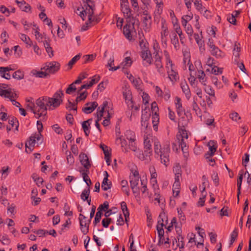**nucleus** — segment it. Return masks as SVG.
<instances>
[{
	"label": "nucleus",
	"instance_id": "nucleus-1",
	"mask_svg": "<svg viewBox=\"0 0 251 251\" xmlns=\"http://www.w3.org/2000/svg\"><path fill=\"white\" fill-rule=\"evenodd\" d=\"M47 97H42L36 101V117L39 118L41 116L45 117L47 114L48 104L47 101Z\"/></svg>",
	"mask_w": 251,
	"mask_h": 251
},
{
	"label": "nucleus",
	"instance_id": "nucleus-2",
	"mask_svg": "<svg viewBox=\"0 0 251 251\" xmlns=\"http://www.w3.org/2000/svg\"><path fill=\"white\" fill-rule=\"evenodd\" d=\"M64 96L62 90L57 91L53 96L52 98L47 97V101L49 107V110H52L53 108L58 107L62 102V98Z\"/></svg>",
	"mask_w": 251,
	"mask_h": 251
},
{
	"label": "nucleus",
	"instance_id": "nucleus-3",
	"mask_svg": "<svg viewBox=\"0 0 251 251\" xmlns=\"http://www.w3.org/2000/svg\"><path fill=\"white\" fill-rule=\"evenodd\" d=\"M160 159L161 163L167 167L170 164L169 154L170 152V142L167 141L165 142L164 145L160 148Z\"/></svg>",
	"mask_w": 251,
	"mask_h": 251
},
{
	"label": "nucleus",
	"instance_id": "nucleus-4",
	"mask_svg": "<svg viewBox=\"0 0 251 251\" xmlns=\"http://www.w3.org/2000/svg\"><path fill=\"white\" fill-rule=\"evenodd\" d=\"M166 68H167L168 77L172 82H175L179 79L178 73L175 69L174 65L168 56H167Z\"/></svg>",
	"mask_w": 251,
	"mask_h": 251
},
{
	"label": "nucleus",
	"instance_id": "nucleus-5",
	"mask_svg": "<svg viewBox=\"0 0 251 251\" xmlns=\"http://www.w3.org/2000/svg\"><path fill=\"white\" fill-rule=\"evenodd\" d=\"M135 23V20L133 18L132 19L127 20V23L124 26L123 29V33L125 37L129 40H131L132 38V34L135 32V29L134 25Z\"/></svg>",
	"mask_w": 251,
	"mask_h": 251
},
{
	"label": "nucleus",
	"instance_id": "nucleus-6",
	"mask_svg": "<svg viewBox=\"0 0 251 251\" xmlns=\"http://www.w3.org/2000/svg\"><path fill=\"white\" fill-rule=\"evenodd\" d=\"M41 141L40 143L43 142V136L41 133H38L32 134L29 138L27 143H25L26 148H28L30 152L33 150V147L35 146L36 141Z\"/></svg>",
	"mask_w": 251,
	"mask_h": 251
},
{
	"label": "nucleus",
	"instance_id": "nucleus-7",
	"mask_svg": "<svg viewBox=\"0 0 251 251\" xmlns=\"http://www.w3.org/2000/svg\"><path fill=\"white\" fill-rule=\"evenodd\" d=\"M160 34L162 44L163 46H166L169 31L166 22L164 19L161 20V31Z\"/></svg>",
	"mask_w": 251,
	"mask_h": 251
},
{
	"label": "nucleus",
	"instance_id": "nucleus-8",
	"mask_svg": "<svg viewBox=\"0 0 251 251\" xmlns=\"http://www.w3.org/2000/svg\"><path fill=\"white\" fill-rule=\"evenodd\" d=\"M79 221L80 228L84 234H86L89 230V226L91 223V219L87 220L86 217L82 214L79 215Z\"/></svg>",
	"mask_w": 251,
	"mask_h": 251
},
{
	"label": "nucleus",
	"instance_id": "nucleus-9",
	"mask_svg": "<svg viewBox=\"0 0 251 251\" xmlns=\"http://www.w3.org/2000/svg\"><path fill=\"white\" fill-rule=\"evenodd\" d=\"M60 66V64L58 62L52 61L46 63L43 69H44L48 74H54L59 70Z\"/></svg>",
	"mask_w": 251,
	"mask_h": 251
},
{
	"label": "nucleus",
	"instance_id": "nucleus-10",
	"mask_svg": "<svg viewBox=\"0 0 251 251\" xmlns=\"http://www.w3.org/2000/svg\"><path fill=\"white\" fill-rule=\"evenodd\" d=\"M121 10L126 19H131V11L127 0H121Z\"/></svg>",
	"mask_w": 251,
	"mask_h": 251
},
{
	"label": "nucleus",
	"instance_id": "nucleus-11",
	"mask_svg": "<svg viewBox=\"0 0 251 251\" xmlns=\"http://www.w3.org/2000/svg\"><path fill=\"white\" fill-rule=\"evenodd\" d=\"M149 171L151 174L150 182L152 188L155 191L157 184V174L156 172L155 167L154 166H150Z\"/></svg>",
	"mask_w": 251,
	"mask_h": 251
},
{
	"label": "nucleus",
	"instance_id": "nucleus-12",
	"mask_svg": "<svg viewBox=\"0 0 251 251\" xmlns=\"http://www.w3.org/2000/svg\"><path fill=\"white\" fill-rule=\"evenodd\" d=\"M108 103V102L107 101H103L102 104L98 108L97 112L96 114L97 119L96 121H100L101 120L103 112L105 110L108 112V110H109Z\"/></svg>",
	"mask_w": 251,
	"mask_h": 251
},
{
	"label": "nucleus",
	"instance_id": "nucleus-13",
	"mask_svg": "<svg viewBox=\"0 0 251 251\" xmlns=\"http://www.w3.org/2000/svg\"><path fill=\"white\" fill-rule=\"evenodd\" d=\"M79 158L81 165L86 169V172H89L91 164L88 156L85 153L81 152L79 155Z\"/></svg>",
	"mask_w": 251,
	"mask_h": 251
},
{
	"label": "nucleus",
	"instance_id": "nucleus-14",
	"mask_svg": "<svg viewBox=\"0 0 251 251\" xmlns=\"http://www.w3.org/2000/svg\"><path fill=\"white\" fill-rule=\"evenodd\" d=\"M139 182V177L136 176H130V187L134 194H138L139 193V189L138 185Z\"/></svg>",
	"mask_w": 251,
	"mask_h": 251
},
{
	"label": "nucleus",
	"instance_id": "nucleus-15",
	"mask_svg": "<svg viewBox=\"0 0 251 251\" xmlns=\"http://www.w3.org/2000/svg\"><path fill=\"white\" fill-rule=\"evenodd\" d=\"M157 104L155 101L153 102L151 105V112L152 113V123L154 130L157 131Z\"/></svg>",
	"mask_w": 251,
	"mask_h": 251
},
{
	"label": "nucleus",
	"instance_id": "nucleus-16",
	"mask_svg": "<svg viewBox=\"0 0 251 251\" xmlns=\"http://www.w3.org/2000/svg\"><path fill=\"white\" fill-rule=\"evenodd\" d=\"M175 103L176 108V112L179 117L185 115V110L182 107L181 99L176 97L175 99Z\"/></svg>",
	"mask_w": 251,
	"mask_h": 251
},
{
	"label": "nucleus",
	"instance_id": "nucleus-17",
	"mask_svg": "<svg viewBox=\"0 0 251 251\" xmlns=\"http://www.w3.org/2000/svg\"><path fill=\"white\" fill-rule=\"evenodd\" d=\"M85 106L82 108V111L86 113L89 114L92 113L98 106V104L97 102H88L85 104Z\"/></svg>",
	"mask_w": 251,
	"mask_h": 251
},
{
	"label": "nucleus",
	"instance_id": "nucleus-18",
	"mask_svg": "<svg viewBox=\"0 0 251 251\" xmlns=\"http://www.w3.org/2000/svg\"><path fill=\"white\" fill-rule=\"evenodd\" d=\"M164 231L162 228H160L158 226V236L159 237L158 245L161 244H169V238H166V240L164 236Z\"/></svg>",
	"mask_w": 251,
	"mask_h": 251
},
{
	"label": "nucleus",
	"instance_id": "nucleus-19",
	"mask_svg": "<svg viewBox=\"0 0 251 251\" xmlns=\"http://www.w3.org/2000/svg\"><path fill=\"white\" fill-rule=\"evenodd\" d=\"M180 87L186 99L189 100L191 98V94L189 87L186 81H182L180 83Z\"/></svg>",
	"mask_w": 251,
	"mask_h": 251
},
{
	"label": "nucleus",
	"instance_id": "nucleus-20",
	"mask_svg": "<svg viewBox=\"0 0 251 251\" xmlns=\"http://www.w3.org/2000/svg\"><path fill=\"white\" fill-rule=\"evenodd\" d=\"M158 218V226L160 225L161 228L164 226L166 227L168 222V217L164 211L160 213Z\"/></svg>",
	"mask_w": 251,
	"mask_h": 251
},
{
	"label": "nucleus",
	"instance_id": "nucleus-21",
	"mask_svg": "<svg viewBox=\"0 0 251 251\" xmlns=\"http://www.w3.org/2000/svg\"><path fill=\"white\" fill-rule=\"evenodd\" d=\"M211 54L217 58H223L225 54L218 47H216L214 48L209 50Z\"/></svg>",
	"mask_w": 251,
	"mask_h": 251
},
{
	"label": "nucleus",
	"instance_id": "nucleus-22",
	"mask_svg": "<svg viewBox=\"0 0 251 251\" xmlns=\"http://www.w3.org/2000/svg\"><path fill=\"white\" fill-rule=\"evenodd\" d=\"M123 96L125 99V101L128 105H131V107H133L132 101V95L131 92L127 89L125 90L123 92Z\"/></svg>",
	"mask_w": 251,
	"mask_h": 251
},
{
	"label": "nucleus",
	"instance_id": "nucleus-23",
	"mask_svg": "<svg viewBox=\"0 0 251 251\" xmlns=\"http://www.w3.org/2000/svg\"><path fill=\"white\" fill-rule=\"evenodd\" d=\"M50 39L48 37H45V40L44 41V46L46 49V51L49 53L50 57L53 56V50L52 48L50 47Z\"/></svg>",
	"mask_w": 251,
	"mask_h": 251
},
{
	"label": "nucleus",
	"instance_id": "nucleus-24",
	"mask_svg": "<svg viewBox=\"0 0 251 251\" xmlns=\"http://www.w3.org/2000/svg\"><path fill=\"white\" fill-rule=\"evenodd\" d=\"M239 176L237 179V196L238 201H239V196L241 193L242 182L244 176V170H241L239 173Z\"/></svg>",
	"mask_w": 251,
	"mask_h": 251
},
{
	"label": "nucleus",
	"instance_id": "nucleus-25",
	"mask_svg": "<svg viewBox=\"0 0 251 251\" xmlns=\"http://www.w3.org/2000/svg\"><path fill=\"white\" fill-rule=\"evenodd\" d=\"M15 2L17 3L20 8L23 11L28 12L31 10V6L29 4L26 3L24 0L19 1L18 0H15Z\"/></svg>",
	"mask_w": 251,
	"mask_h": 251
},
{
	"label": "nucleus",
	"instance_id": "nucleus-26",
	"mask_svg": "<svg viewBox=\"0 0 251 251\" xmlns=\"http://www.w3.org/2000/svg\"><path fill=\"white\" fill-rule=\"evenodd\" d=\"M141 56L144 61H146L149 64H150L151 63V54L148 50H142Z\"/></svg>",
	"mask_w": 251,
	"mask_h": 251
},
{
	"label": "nucleus",
	"instance_id": "nucleus-27",
	"mask_svg": "<svg viewBox=\"0 0 251 251\" xmlns=\"http://www.w3.org/2000/svg\"><path fill=\"white\" fill-rule=\"evenodd\" d=\"M0 96L8 98L10 100H11L12 99L17 97V95L12 92L11 89L4 90L3 93L0 94Z\"/></svg>",
	"mask_w": 251,
	"mask_h": 251
},
{
	"label": "nucleus",
	"instance_id": "nucleus-28",
	"mask_svg": "<svg viewBox=\"0 0 251 251\" xmlns=\"http://www.w3.org/2000/svg\"><path fill=\"white\" fill-rule=\"evenodd\" d=\"M143 24L145 29H148L151 25V17L147 14L144 15L143 17Z\"/></svg>",
	"mask_w": 251,
	"mask_h": 251
},
{
	"label": "nucleus",
	"instance_id": "nucleus-29",
	"mask_svg": "<svg viewBox=\"0 0 251 251\" xmlns=\"http://www.w3.org/2000/svg\"><path fill=\"white\" fill-rule=\"evenodd\" d=\"M188 135L187 131L184 128H179L178 133L176 135V138L178 140H180L181 139H188Z\"/></svg>",
	"mask_w": 251,
	"mask_h": 251
},
{
	"label": "nucleus",
	"instance_id": "nucleus-30",
	"mask_svg": "<svg viewBox=\"0 0 251 251\" xmlns=\"http://www.w3.org/2000/svg\"><path fill=\"white\" fill-rule=\"evenodd\" d=\"M31 73L34 76L37 77L46 78L49 75L48 73H47L46 71L45 72H43L33 70Z\"/></svg>",
	"mask_w": 251,
	"mask_h": 251
},
{
	"label": "nucleus",
	"instance_id": "nucleus-31",
	"mask_svg": "<svg viewBox=\"0 0 251 251\" xmlns=\"http://www.w3.org/2000/svg\"><path fill=\"white\" fill-rule=\"evenodd\" d=\"M85 15H88V21H91L92 19V16L94 14V10L93 8V6L89 4H87V7L86 8Z\"/></svg>",
	"mask_w": 251,
	"mask_h": 251
},
{
	"label": "nucleus",
	"instance_id": "nucleus-32",
	"mask_svg": "<svg viewBox=\"0 0 251 251\" xmlns=\"http://www.w3.org/2000/svg\"><path fill=\"white\" fill-rule=\"evenodd\" d=\"M198 78L199 81L203 85H206V78L205 77V74L202 70H200L198 71Z\"/></svg>",
	"mask_w": 251,
	"mask_h": 251
},
{
	"label": "nucleus",
	"instance_id": "nucleus-33",
	"mask_svg": "<svg viewBox=\"0 0 251 251\" xmlns=\"http://www.w3.org/2000/svg\"><path fill=\"white\" fill-rule=\"evenodd\" d=\"M112 186V183L111 181H108V179L107 177H104L101 184V188L103 191H107L111 188Z\"/></svg>",
	"mask_w": 251,
	"mask_h": 251
},
{
	"label": "nucleus",
	"instance_id": "nucleus-34",
	"mask_svg": "<svg viewBox=\"0 0 251 251\" xmlns=\"http://www.w3.org/2000/svg\"><path fill=\"white\" fill-rule=\"evenodd\" d=\"M129 79L132 81L133 84L134 86L136 87L137 89H140V85L141 83V80L138 78H134L132 75H130V77H129Z\"/></svg>",
	"mask_w": 251,
	"mask_h": 251
},
{
	"label": "nucleus",
	"instance_id": "nucleus-35",
	"mask_svg": "<svg viewBox=\"0 0 251 251\" xmlns=\"http://www.w3.org/2000/svg\"><path fill=\"white\" fill-rule=\"evenodd\" d=\"M158 96H161L165 100H168L170 98V94L168 91L163 92L158 87Z\"/></svg>",
	"mask_w": 251,
	"mask_h": 251
},
{
	"label": "nucleus",
	"instance_id": "nucleus-36",
	"mask_svg": "<svg viewBox=\"0 0 251 251\" xmlns=\"http://www.w3.org/2000/svg\"><path fill=\"white\" fill-rule=\"evenodd\" d=\"M192 109L196 113V114L200 117H201V110L197 102H193L192 105Z\"/></svg>",
	"mask_w": 251,
	"mask_h": 251
},
{
	"label": "nucleus",
	"instance_id": "nucleus-37",
	"mask_svg": "<svg viewBox=\"0 0 251 251\" xmlns=\"http://www.w3.org/2000/svg\"><path fill=\"white\" fill-rule=\"evenodd\" d=\"M19 37H20V39L23 42H24L25 44H26L27 45H28L29 46L31 45V44H32L31 41L30 40V38L28 36H27L25 34L21 33L19 35Z\"/></svg>",
	"mask_w": 251,
	"mask_h": 251
},
{
	"label": "nucleus",
	"instance_id": "nucleus-38",
	"mask_svg": "<svg viewBox=\"0 0 251 251\" xmlns=\"http://www.w3.org/2000/svg\"><path fill=\"white\" fill-rule=\"evenodd\" d=\"M194 5L196 9L200 12H202L204 10V7L202 5L201 0H196L194 1Z\"/></svg>",
	"mask_w": 251,
	"mask_h": 251
},
{
	"label": "nucleus",
	"instance_id": "nucleus-39",
	"mask_svg": "<svg viewBox=\"0 0 251 251\" xmlns=\"http://www.w3.org/2000/svg\"><path fill=\"white\" fill-rule=\"evenodd\" d=\"M121 208L123 211L125 217L129 216V213L128 210L127 205L125 201H123L121 203Z\"/></svg>",
	"mask_w": 251,
	"mask_h": 251
},
{
	"label": "nucleus",
	"instance_id": "nucleus-40",
	"mask_svg": "<svg viewBox=\"0 0 251 251\" xmlns=\"http://www.w3.org/2000/svg\"><path fill=\"white\" fill-rule=\"evenodd\" d=\"M139 45L142 50H148V43L142 37L139 38Z\"/></svg>",
	"mask_w": 251,
	"mask_h": 251
},
{
	"label": "nucleus",
	"instance_id": "nucleus-41",
	"mask_svg": "<svg viewBox=\"0 0 251 251\" xmlns=\"http://www.w3.org/2000/svg\"><path fill=\"white\" fill-rule=\"evenodd\" d=\"M26 107L36 115L35 104L29 100L27 101Z\"/></svg>",
	"mask_w": 251,
	"mask_h": 251
},
{
	"label": "nucleus",
	"instance_id": "nucleus-42",
	"mask_svg": "<svg viewBox=\"0 0 251 251\" xmlns=\"http://www.w3.org/2000/svg\"><path fill=\"white\" fill-rule=\"evenodd\" d=\"M90 192V187H88L87 189H84L81 194V199L83 201L87 200L89 196Z\"/></svg>",
	"mask_w": 251,
	"mask_h": 251
},
{
	"label": "nucleus",
	"instance_id": "nucleus-43",
	"mask_svg": "<svg viewBox=\"0 0 251 251\" xmlns=\"http://www.w3.org/2000/svg\"><path fill=\"white\" fill-rule=\"evenodd\" d=\"M238 236V232L236 229H235L230 234V245H232L235 242Z\"/></svg>",
	"mask_w": 251,
	"mask_h": 251
},
{
	"label": "nucleus",
	"instance_id": "nucleus-44",
	"mask_svg": "<svg viewBox=\"0 0 251 251\" xmlns=\"http://www.w3.org/2000/svg\"><path fill=\"white\" fill-rule=\"evenodd\" d=\"M13 77L18 80H20L24 77V74L21 71L18 70L15 72L13 74Z\"/></svg>",
	"mask_w": 251,
	"mask_h": 251
},
{
	"label": "nucleus",
	"instance_id": "nucleus-45",
	"mask_svg": "<svg viewBox=\"0 0 251 251\" xmlns=\"http://www.w3.org/2000/svg\"><path fill=\"white\" fill-rule=\"evenodd\" d=\"M109 203L107 201H105L103 204H100L98 208V211L102 212V211H106L108 209Z\"/></svg>",
	"mask_w": 251,
	"mask_h": 251
},
{
	"label": "nucleus",
	"instance_id": "nucleus-46",
	"mask_svg": "<svg viewBox=\"0 0 251 251\" xmlns=\"http://www.w3.org/2000/svg\"><path fill=\"white\" fill-rule=\"evenodd\" d=\"M177 210L178 215V218L180 220V222L181 223L184 222L186 220V218L185 215L183 212L182 209L181 208H177Z\"/></svg>",
	"mask_w": 251,
	"mask_h": 251
},
{
	"label": "nucleus",
	"instance_id": "nucleus-47",
	"mask_svg": "<svg viewBox=\"0 0 251 251\" xmlns=\"http://www.w3.org/2000/svg\"><path fill=\"white\" fill-rule=\"evenodd\" d=\"M193 18V15H184L182 17V25L183 26H185L186 24H187L188 22L190 21Z\"/></svg>",
	"mask_w": 251,
	"mask_h": 251
},
{
	"label": "nucleus",
	"instance_id": "nucleus-48",
	"mask_svg": "<svg viewBox=\"0 0 251 251\" xmlns=\"http://www.w3.org/2000/svg\"><path fill=\"white\" fill-rule=\"evenodd\" d=\"M100 79V76L98 75H95L93 76L91 80L89 82V84H87L89 85V87H92L94 84L98 83Z\"/></svg>",
	"mask_w": 251,
	"mask_h": 251
},
{
	"label": "nucleus",
	"instance_id": "nucleus-49",
	"mask_svg": "<svg viewBox=\"0 0 251 251\" xmlns=\"http://www.w3.org/2000/svg\"><path fill=\"white\" fill-rule=\"evenodd\" d=\"M96 57V54H92L89 55H85L83 56V58H85L84 63H87L89 62H91L93 61Z\"/></svg>",
	"mask_w": 251,
	"mask_h": 251
},
{
	"label": "nucleus",
	"instance_id": "nucleus-50",
	"mask_svg": "<svg viewBox=\"0 0 251 251\" xmlns=\"http://www.w3.org/2000/svg\"><path fill=\"white\" fill-rule=\"evenodd\" d=\"M76 83H74V82L71 84L68 88L66 90V93L68 94H71L74 92H75L76 90V87L75 86Z\"/></svg>",
	"mask_w": 251,
	"mask_h": 251
},
{
	"label": "nucleus",
	"instance_id": "nucleus-51",
	"mask_svg": "<svg viewBox=\"0 0 251 251\" xmlns=\"http://www.w3.org/2000/svg\"><path fill=\"white\" fill-rule=\"evenodd\" d=\"M82 175L83 176V180L87 184L88 187H90V186L92 184V182L88 176L87 173L86 172H83Z\"/></svg>",
	"mask_w": 251,
	"mask_h": 251
},
{
	"label": "nucleus",
	"instance_id": "nucleus-52",
	"mask_svg": "<svg viewBox=\"0 0 251 251\" xmlns=\"http://www.w3.org/2000/svg\"><path fill=\"white\" fill-rule=\"evenodd\" d=\"M171 43L174 45L175 48H176L177 46L179 44L178 39L176 33L172 34V37L171 39Z\"/></svg>",
	"mask_w": 251,
	"mask_h": 251
},
{
	"label": "nucleus",
	"instance_id": "nucleus-53",
	"mask_svg": "<svg viewBox=\"0 0 251 251\" xmlns=\"http://www.w3.org/2000/svg\"><path fill=\"white\" fill-rule=\"evenodd\" d=\"M185 28V31L189 36H192L193 34V30L192 27L190 24H186L185 26H183Z\"/></svg>",
	"mask_w": 251,
	"mask_h": 251
},
{
	"label": "nucleus",
	"instance_id": "nucleus-54",
	"mask_svg": "<svg viewBox=\"0 0 251 251\" xmlns=\"http://www.w3.org/2000/svg\"><path fill=\"white\" fill-rule=\"evenodd\" d=\"M132 62L131 58L130 57H126L121 63V65L123 66L124 67H129L131 65Z\"/></svg>",
	"mask_w": 251,
	"mask_h": 251
},
{
	"label": "nucleus",
	"instance_id": "nucleus-55",
	"mask_svg": "<svg viewBox=\"0 0 251 251\" xmlns=\"http://www.w3.org/2000/svg\"><path fill=\"white\" fill-rule=\"evenodd\" d=\"M240 51V48L235 45L233 50V55L235 56L234 61H236L239 57V52Z\"/></svg>",
	"mask_w": 251,
	"mask_h": 251
},
{
	"label": "nucleus",
	"instance_id": "nucleus-56",
	"mask_svg": "<svg viewBox=\"0 0 251 251\" xmlns=\"http://www.w3.org/2000/svg\"><path fill=\"white\" fill-rule=\"evenodd\" d=\"M87 95V93L86 91H84L81 93H80L79 96L76 97L75 101L76 103H77L79 101L85 100Z\"/></svg>",
	"mask_w": 251,
	"mask_h": 251
},
{
	"label": "nucleus",
	"instance_id": "nucleus-57",
	"mask_svg": "<svg viewBox=\"0 0 251 251\" xmlns=\"http://www.w3.org/2000/svg\"><path fill=\"white\" fill-rule=\"evenodd\" d=\"M67 155V163L70 165H73L74 163L75 160L73 155H72L71 152L69 151L66 152Z\"/></svg>",
	"mask_w": 251,
	"mask_h": 251
},
{
	"label": "nucleus",
	"instance_id": "nucleus-58",
	"mask_svg": "<svg viewBox=\"0 0 251 251\" xmlns=\"http://www.w3.org/2000/svg\"><path fill=\"white\" fill-rule=\"evenodd\" d=\"M211 73L215 75L222 74L223 73V68H219L217 66H214L212 68Z\"/></svg>",
	"mask_w": 251,
	"mask_h": 251
},
{
	"label": "nucleus",
	"instance_id": "nucleus-59",
	"mask_svg": "<svg viewBox=\"0 0 251 251\" xmlns=\"http://www.w3.org/2000/svg\"><path fill=\"white\" fill-rule=\"evenodd\" d=\"M173 172L175 175H181V169L179 163L176 164L173 168Z\"/></svg>",
	"mask_w": 251,
	"mask_h": 251
},
{
	"label": "nucleus",
	"instance_id": "nucleus-60",
	"mask_svg": "<svg viewBox=\"0 0 251 251\" xmlns=\"http://www.w3.org/2000/svg\"><path fill=\"white\" fill-rule=\"evenodd\" d=\"M76 102L75 103H72L69 100H68V103L66 105V108L67 109L70 108V110H73L76 111L77 109Z\"/></svg>",
	"mask_w": 251,
	"mask_h": 251
},
{
	"label": "nucleus",
	"instance_id": "nucleus-61",
	"mask_svg": "<svg viewBox=\"0 0 251 251\" xmlns=\"http://www.w3.org/2000/svg\"><path fill=\"white\" fill-rule=\"evenodd\" d=\"M80 55L77 54L74 56L68 63V65L70 67V68L72 67V66L77 61L80 59Z\"/></svg>",
	"mask_w": 251,
	"mask_h": 251
},
{
	"label": "nucleus",
	"instance_id": "nucleus-62",
	"mask_svg": "<svg viewBox=\"0 0 251 251\" xmlns=\"http://www.w3.org/2000/svg\"><path fill=\"white\" fill-rule=\"evenodd\" d=\"M87 77V74L85 73H82L78 76L77 79L74 81V83L79 84L81 82L82 80Z\"/></svg>",
	"mask_w": 251,
	"mask_h": 251
},
{
	"label": "nucleus",
	"instance_id": "nucleus-63",
	"mask_svg": "<svg viewBox=\"0 0 251 251\" xmlns=\"http://www.w3.org/2000/svg\"><path fill=\"white\" fill-rule=\"evenodd\" d=\"M211 177L215 185L217 186L219 185V177L218 176V174L216 172H214L212 175Z\"/></svg>",
	"mask_w": 251,
	"mask_h": 251
},
{
	"label": "nucleus",
	"instance_id": "nucleus-64",
	"mask_svg": "<svg viewBox=\"0 0 251 251\" xmlns=\"http://www.w3.org/2000/svg\"><path fill=\"white\" fill-rule=\"evenodd\" d=\"M0 241L3 245H8L10 244V241L7 236H3L0 239Z\"/></svg>",
	"mask_w": 251,
	"mask_h": 251
}]
</instances>
